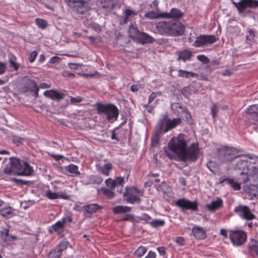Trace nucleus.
Returning a JSON list of instances; mask_svg holds the SVG:
<instances>
[{"label":"nucleus","instance_id":"obj_1","mask_svg":"<svg viewBox=\"0 0 258 258\" xmlns=\"http://www.w3.org/2000/svg\"><path fill=\"white\" fill-rule=\"evenodd\" d=\"M168 146L169 150L180 161H195L199 157L198 144L193 143L187 148L184 136L182 134L172 138L169 142Z\"/></svg>","mask_w":258,"mask_h":258},{"label":"nucleus","instance_id":"obj_2","mask_svg":"<svg viewBox=\"0 0 258 258\" xmlns=\"http://www.w3.org/2000/svg\"><path fill=\"white\" fill-rule=\"evenodd\" d=\"M158 33L162 35L178 36L183 34L185 26L176 21H161L156 24Z\"/></svg>","mask_w":258,"mask_h":258},{"label":"nucleus","instance_id":"obj_3","mask_svg":"<svg viewBox=\"0 0 258 258\" xmlns=\"http://www.w3.org/2000/svg\"><path fill=\"white\" fill-rule=\"evenodd\" d=\"M4 172L7 174L30 176L33 172V170L27 162L12 157L9 158V163L7 164Z\"/></svg>","mask_w":258,"mask_h":258},{"label":"nucleus","instance_id":"obj_4","mask_svg":"<svg viewBox=\"0 0 258 258\" xmlns=\"http://www.w3.org/2000/svg\"><path fill=\"white\" fill-rule=\"evenodd\" d=\"M96 106L97 113L100 115H104L108 121L117 119L119 112L117 108L114 105L97 103Z\"/></svg>","mask_w":258,"mask_h":258},{"label":"nucleus","instance_id":"obj_5","mask_svg":"<svg viewBox=\"0 0 258 258\" xmlns=\"http://www.w3.org/2000/svg\"><path fill=\"white\" fill-rule=\"evenodd\" d=\"M68 6L74 12L83 15L90 9L91 0H64Z\"/></svg>","mask_w":258,"mask_h":258},{"label":"nucleus","instance_id":"obj_6","mask_svg":"<svg viewBox=\"0 0 258 258\" xmlns=\"http://www.w3.org/2000/svg\"><path fill=\"white\" fill-rule=\"evenodd\" d=\"M236 150L228 147L218 148L216 152L218 160L222 162L226 163L231 162L237 157L236 155Z\"/></svg>","mask_w":258,"mask_h":258},{"label":"nucleus","instance_id":"obj_7","mask_svg":"<svg viewBox=\"0 0 258 258\" xmlns=\"http://www.w3.org/2000/svg\"><path fill=\"white\" fill-rule=\"evenodd\" d=\"M232 3L240 14L251 13V11L248 9H255L258 7V1L257 0H240L238 3L233 1Z\"/></svg>","mask_w":258,"mask_h":258},{"label":"nucleus","instance_id":"obj_8","mask_svg":"<svg viewBox=\"0 0 258 258\" xmlns=\"http://www.w3.org/2000/svg\"><path fill=\"white\" fill-rule=\"evenodd\" d=\"M198 200L190 201L185 199H180L177 200L175 203V205L181 209L182 211L189 210L191 211H198Z\"/></svg>","mask_w":258,"mask_h":258},{"label":"nucleus","instance_id":"obj_9","mask_svg":"<svg viewBox=\"0 0 258 258\" xmlns=\"http://www.w3.org/2000/svg\"><path fill=\"white\" fill-rule=\"evenodd\" d=\"M230 239L235 246H240L246 241V234L242 231L231 230L229 235Z\"/></svg>","mask_w":258,"mask_h":258},{"label":"nucleus","instance_id":"obj_10","mask_svg":"<svg viewBox=\"0 0 258 258\" xmlns=\"http://www.w3.org/2000/svg\"><path fill=\"white\" fill-rule=\"evenodd\" d=\"M140 190L135 187H126V191L123 194L124 197H125V201L126 202L130 204H140L141 202V199L134 195V194H138Z\"/></svg>","mask_w":258,"mask_h":258},{"label":"nucleus","instance_id":"obj_11","mask_svg":"<svg viewBox=\"0 0 258 258\" xmlns=\"http://www.w3.org/2000/svg\"><path fill=\"white\" fill-rule=\"evenodd\" d=\"M216 41L217 38L215 35H201L197 38L193 45L195 47H200L204 45L212 44Z\"/></svg>","mask_w":258,"mask_h":258},{"label":"nucleus","instance_id":"obj_12","mask_svg":"<svg viewBox=\"0 0 258 258\" xmlns=\"http://www.w3.org/2000/svg\"><path fill=\"white\" fill-rule=\"evenodd\" d=\"M243 155L236 156L237 157L235 158L236 159V161L234 166L235 170H238L240 171V175L247 173V171L250 170L249 169L250 163L246 160L240 158Z\"/></svg>","mask_w":258,"mask_h":258},{"label":"nucleus","instance_id":"obj_13","mask_svg":"<svg viewBox=\"0 0 258 258\" xmlns=\"http://www.w3.org/2000/svg\"><path fill=\"white\" fill-rule=\"evenodd\" d=\"M234 211L243 219L251 220L255 218V216L251 213L249 208L246 206H239L235 207Z\"/></svg>","mask_w":258,"mask_h":258},{"label":"nucleus","instance_id":"obj_14","mask_svg":"<svg viewBox=\"0 0 258 258\" xmlns=\"http://www.w3.org/2000/svg\"><path fill=\"white\" fill-rule=\"evenodd\" d=\"M241 177L239 178L243 183H245L248 180H253V181L258 180V168L253 167L251 170L247 171V173L243 175H240Z\"/></svg>","mask_w":258,"mask_h":258},{"label":"nucleus","instance_id":"obj_15","mask_svg":"<svg viewBox=\"0 0 258 258\" xmlns=\"http://www.w3.org/2000/svg\"><path fill=\"white\" fill-rule=\"evenodd\" d=\"M44 95L45 97L49 98L56 101H60L65 96V94L62 92H59L54 90H47L45 91L44 92Z\"/></svg>","mask_w":258,"mask_h":258},{"label":"nucleus","instance_id":"obj_16","mask_svg":"<svg viewBox=\"0 0 258 258\" xmlns=\"http://www.w3.org/2000/svg\"><path fill=\"white\" fill-rule=\"evenodd\" d=\"M138 42L141 44L152 43L155 41L151 36L147 33L143 32H141L136 40Z\"/></svg>","mask_w":258,"mask_h":258},{"label":"nucleus","instance_id":"obj_17","mask_svg":"<svg viewBox=\"0 0 258 258\" xmlns=\"http://www.w3.org/2000/svg\"><path fill=\"white\" fill-rule=\"evenodd\" d=\"M183 16V13L178 9L173 8L170 13H161L163 18H179Z\"/></svg>","mask_w":258,"mask_h":258},{"label":"nucleus","instance_id":"obj_18","mask_svg":"<svg viewBox=\"0 0 258 258\" xmlns=\"http://www.w3.org/2000/svg\"><path fill=\"white\" fill-rule=\"evenodd\" d=\"M166 115H164L163 117L160 119L156 126L155 131L158 133V134H163V133H166L168 131H165L166 128Z\"/></svg>","mask_w":258,"mask_h":258},{"label":"nucleus","instance_id":"obj_19","mask_svg":"<svg viewBox=\"0 0 258 258\" xmlns=\"http://www.w3.org/2000/svg\"><path fill=\"white\" fill-rule=\"evenodd\" d=\"M171 108L177 116H182L183 112L187 109L186 107L179 103H173L171 105Z\"/></svg>","mask_w":258,"mask_h":258},{"label":"nucleus","instance_id":"obj_20","mask_svg":"<svg viewBox=\"0 0 258 258\" xmlns=\"http://www.w3.org/2000/svg\"><path fill=\"white\" fill-rule=\"evenodd\" d=\"M222 205V200L220 198H217L216 201H213L211 203L207 204L206 207L210 212H214L221 208Z\"/></svg>","mask_w":258,"mask_h":258},{"label":"nucleus","instance_id":"obj_21","mask_svg":"<svg viewBox=\"0 0 258 258\" xmlns=\"http://www.w3.org/2000/svg\"><path fill=\"white\" fill-rule=\"evenodd\" d=\"M64 229V224L63 223V221H59L51 226L49 229V231L51 233L55 232L58 234H61L63 232Z\"/></svg>","mask_w":258,"mask_h":258},{"label":"nucleus","instance_id":"obj_22","mask_svg":"<svg viewBox=\"0 0 258 258\" xmlns=\"http://www.w3.org/2000/svg\"><path fill=\"white\" fill-rule=\"evenodd\" d=\"M166 128L165 130V131H168L174 127H175L177 125L180 124L181 122V119L180 118L178 117L177 118H174L173 119H170L167 118V116L166 117Z\"/></svg>","mask_w":258,"mask_h":258},{"label":"nucleus","instance_id":"obj_23","mask_svg":"<svg viewBox=\"0 0 258 258\" xmlns=\"http://www.w3.org/2000/svg\"><path fill=\"white\" fill-rule=\"evenodd\" d=\"M220 183H226L229 185L234 190H237L240 189V185L239 183L235 182L233 179L225 178L222 180Z\"/></svg>","mask_w":258,"mask_h":258},{"label":"nucleus","instance_id":"obj_24","mask_svg":"<svg viewBox=\"0 0 258 258\" xmlns=\"http://www.w3.org/2000/svg\"><path fill=\"white\" fill-rule=\"evenodd\" d=\"M192 233L197 239H204L206 234L203 228L199 227H194L192 230Z\"/></svg>","mask_w":258,"mask_h":258},{"label":"nucleus","instance_id":"obj_25","mask_svg":"<svg viewBox=\"0 0 258 258\" xmlns=\"http://www.w3.org/2000/svg\"><path fill=\"white\" fill-rule=\"evenodd\" d=\"M178 55V60H182L185 62L187 60H189L191 56V52L188 50H184L177 52Z\"/></svg>","mask_w":258,"mask_h":258},{"label":"nucleus","instance_id":"obj_26","mask_svg":"<svg viewBox=\"0 0 258 258\" xmlns=\"http://www.w3.org/2000/svg\"><path fill=\"white\" fill-rule=\"evenodd\" d=\"M255 183L250 184L247 187V192L249 195L256 197L258 195V180L254 181Z\"/></svg>","mask_w":258,"mask_h":258},{"label":"nucleus","instance_id":"obj_27","mask_svg":"<svg viewBox=\"0 0 258 258\" xmlns=\"http://www.w3.org/2000/svg\"><path fill=\"white\" fill-rule=\"evenodd\" d=\"M141 31L137 28L135 27L132 24L129 27L128 33L129 37L133 40H136Z\"/></svg>","mask_w":258,"mask_h":258},{"label":"nucleus","instance_id":"obj_28","mask_svg":"<svg viewBox=\"0 0 258 258\" xmlns=\"http://www.w3.org/2000/svg\"><path fill=\"white\" fill-rule=\"evenodd\" d=\"M14 213L11 207L3 208L0 210V215L7 218H10L14 216Z\"/></svg>","mask_w":258,"mask_h":258},{"label":"nucleus","instance_id":"obj_29","mask_svg":"<svg viewBox=\"0 0 258 258\" xmlns=\"http://www.w3.org/2000/svg\"><path fill=\"white\" fill-rule=\"evenodd\" d=\"M101 207L96 204H88L85 206V211L90 214L96 212L98 209H101Z\"/></svg>","mask_w":258,"mask_h":258},{"label":"nucleus","instance_id":"obj_30","mask_svg":"<svg viewBox=\"0 0 258 258\" xmlns=\"http://www.w3.org/2000/svg\"><path fill=\"white\" fill-rule=\"evenodd\" d=\"M249 250L251 254H255L258 256V240H251L249 246Z\"/></svg>","mask_w":258,"mask_h":258},{"label":"nucleus","instance_id":"obj_31","mask_svg":"<svg viewBox=\"0 0 258 258\" xmlns=\"http://www.w3.org/2000/svg\"><path fill=\"white\" fill-rule=\"evenodd\" d=\"M131 208L127 206H117L113 209V212L114 214H121L130 212Z\"/></svg>","mask_w":258,"mask_h":258},{"label":"nucleus","instance_id":"obj_32","mask_svg":"<svg viewBox=\"0 0 258 258\" xmlns=\"http://www.w3.org/2000/svg\"><path fill=\"white\" fill-rule=\"evenodd\" d=\"M178 76L180 77L189 78H194L198 77V74L191 72H188L186 71H183L182 70H180L178 71Z\"/></svg>","mask_w":258,"mask_h":258},{"label":"nucleus","instance_id":"obj_33","mask_svg":"<svg viewBox=\"0 0 258 258\" xmlns=\"http://www.w3.org/2000/svg\"><path fill=\"white\" fill-rule=\"evenodd\" d=\"M112 169V165L110 163L105 164L99 168V171L105 175H109V171Z\"/></svg>","mask_w":258,"mask_h":258},{"label":"nucleus","instance_id":"obj_34","mask_svg":"<svg viewBox=\"0 0 258 258\" xmlns=\"http://www.w3.org/2000/svg\"><path fill=\"white\" fill-rule=\"evenodd\" d=\"M9 231L8 228L0 230V239L4 243H7L8 241H11L10 239H8Z\"/></svg>","mask_w":258,"mask_h":258},{"label":"nucleus","instance_id":"obj_35","mask_svg":"<svg viewBox=\"0 0 258 258\" xmlns=\"http://www.w3.org/2000/svg\"><path fill=\"white\" fill-rule=\"evenodd\" d=\"M65 169L67 171L69 172L71 174L74 175L80 174V172L79 171L78 166L74 164H72L68 166H66Z\"/></svg>","mask_w":258,"mask_h":258},{"label":"nucleus","instance_id":"obj_36","mask_svg":"<svg viewBox=\"0 0 258 258\" xmlns=\"http://www.w3.org/2000/svg\"><path fill=\"white\" fill-rule=\"evenodd\" d=\"M145 17L149 19H154L158 18H162L161 13L158 14L157 12L151 11L145 14Z\"/></svg>","mask_w":258,"mask_h":258},{"label":"nucleus","instance_id":"obj_37","mask_svg":"<svg viewBox=\"0 0 258 258\" xmlns=\"http://www.w3.org/2000/svg\"><path fill=\"white\" fill-rule=\"evenodd\" d=\"M36 25L40 29H44L46 28L48 25L47 22L44 19L37 18L35 20Z\"/></svg>","mask_w":258,"mask_h":258},{"label":"nucleus","instance_id":"obj_38","mask_svg":"<svg viewBox=\"0 0 258 258\" xmlns=\"http://www.w3.org/2000/svg\"><path fill=\"white\" fill-rule=\"evenodd\" d=\"M137 14V12L129 9H127L125 11V18L124 19V23H126L127 22L128 18L131 16H136Z\"/></svg>","mask_w":258,"mask_h":258},{"label":"nucleus","instance_id":"obj_39","mask_svg":"<svg viewBox=\"0 0 258 258\" xmlns=\"http://www.w3.org/2000/svg\"><path fill=\"white\" fill-rule=\"evenodd\" d=\"M150 224L153 227H162L164 225L165 221L163 220L155 219L150 223Z\"/></svg>","mask_w":258,"mask_h":258},{"label":"nucleus","instance_id":"obj_40","mask_svg":"<svg viewBox=\"0 0 258 258\" xmlns=\"http://www.w3.org/2000/svg\"><path fill=\"white\" fill-rule=\"evenodd\" d=\"M147 249L146 247L141 246L135 251V255L138 257H142L147 251Z\"/></svg>","mask_w":258,"mask_h":258},{"label":"nucleus","instance_id":"obj_41","mask_svg":"<svg viewBox=\"0 0 258 258\" xmlns=\"http://www.w3.org/2000/svg\"><path fill=\"white\" fill-rule=\"evenodd\" d=\"M246 112L251 115H254L257 113H258V105H252L249 107L248 108H247Z\"/></svg>","mask_w":258,"mask_h":258},{"label":"nucleus","instance_id":"obj_42","mask_svg":"<svg viewBox=\"0 0 258 258\" xmlns=\"http://www.w3.org/2000/svg\"><path fill=\"white\" fill-rule=\"evenodd\" d=\"M102 7L106 8H112L113 7V2L112 0H101Z\"/></svg>","mask_w":258,"mask_h":258},{"label":"nucleus","instance_id":"obj_43","mask_svg":"<svg viewBox=\"0 0 258 258\" xmlns=\"http://www.w3.org/2000/svg\"><path fill=\"white\" fill-rule=\"evenodd\" d=\"M46 196L49 199L54 200L58 199L59 197H62L56 193L53 192L50 190H47L45 192Z\"/></svg>","mask_w":258,"mask_h":258},{"label":"nucleus","instance_id":"obj_44","mask_svg":"<svg viewBox=\"0 0 258 258\" xmlns=\"http://www.w3.org/2000/svg\"><path fill=\"white\" fill-rule=\"evenodd\" d=\"M103 181L101 176L98 175H93L90 177V181L92 183L100 184Z\"/></svg>","mask_w":258,"mask_h":258},{"label":"nucleus","instance_id":"obj_45","mask_svg":"<svg viewBox=\"0 0 258 258\" xmlns=\"http://www.w3.org/2000/svg\"><path fill=\"white\" fill-rule=\"evenodd\" d=\"M61 254L57 249L51 250L48 254V258H59Z\"/></svg>","mask_w":258,"mask_h":258},{"label":"nucleus","instance_id":"obj_46","mask_svg":"<svg viewBox=\"0 0 258 258\" xmlns=\"http://www.w3.org/2000/svg\"><path fill=\"white\" fill-rule=\"evenodd\" d=\"M28 88L31 91H39V88L35 81L31 80L28 82Z\"/></svg>","mask_w":258,"mask_h":258},{"label":"nucleus","instance_id":"obj_47","mask_svg":"<svg viewBox=\"0 0 258 258\" xmlns=\"http://www.w3.org/2000/svg\"><path fill=\"white\" fill-rule=\"evenodd\" d=\"M112 190L111 188H107L102 189L103 194L109 199L113 198L114 196V192Z\"/></svg>","mask_w":258,"mask_h":258},{"label":"nucleus","instance_id":"obj_48","mask_svg":"<svg viewBox=\"0 0 258 258\" xmlns=\"http://www.w3.org/2000/svg\"><path fill=\"white\" fill-rule=\"evenodd\" d=\"M162 134H158L157 132L155 131L154 135L152 137V144L153 145H156L158 144L159 140Z\"/></svg>","mask_w":258,"mask_h":258},{"label":"nucleus","instance_id":"obj_49","mask_svg":"<svg viewBox=\"0 0 258 258\" xmlns=\"http://www.w3.org/2000/svg\"><path fill=\"white\" fill-rule=\"evenodd\" d=\"M184 115L185 121L189 124H192L193 123V119L191 115L189 112L186 109L183 113Z\"/></svg>","mask_w":258,"mask_h":258},{"label":"nucleus","instance_id":"obj_50","mask_svg":"<svg viewBox=\"0 0 258 258\" xmlns=\"http://www.w3.org/2000/svg\"><path fill=\"white\" fill-rule=\"evenodd\" d=\"M106 185L111 189H114L116 186L115 180H112L111 178H108L105 180Z\"/></svg>","mask_w":258,"mask_h":258},{"label":"nucleus","instance_id":"obj_51","mask_svg":"<svg viewBox=\"0 0 258 258\" xmlns=\"http://www.w3.org/2000/svg\"><path fill=\"white\" fill-rule=\"evenodd\" d=\"M11 180L15 182L18 185H22L25 184L28 185L31 182L28 180H24L22 179H19L16 178H13L11 179Z\"/></svg>","mask_w":258,"mask_h":258},{"label":"nucleus","instance_id":"obj_52","mask_svg":"<svg viewBox=\"0 0 258 258\" xmlns=\"http://www.w3.org/2000/svg\"><path fill=\"white\" fill-rule=\"evenodd\" d=\"M219 107L217 104L213 103L212 105L211 110V113L212 115V117L213 118H215L217 115V112L218 111Z\"/></svg>","mask_w":258,"mask_h":258},{"label":"nucleus","instance_id":"obj_53","mask_svg":"<svg viewBox=\"0 0 258 258\" xmlns=\"http://www.w3.org/2000/svg\"><path fill=\"white\" fill-rule=\"evenodd\" d=\"M124 181V178L122 177H118L115 178V182L116 184V187L118 188L121 187V188H123V183Z\"/></svg>","mask_w":258,"mask_h":258},{"label":"nucleus","instance_id":"obj_54","mask_svg":"<svg viewBox=\"0 0 258 258\" xmlns=\"http://www.w3.org/2000/svg\"><path fill=\"white\" fill-rule=\"evenodd\" d=\"M9 62L11 63V66L14 68L15 71H17L19 68V64L16 62V58L15 57L10 58Z\"/></svg>","mask_w":258,"mask_h":258},{"label":"nucleus","instance_id":"obj_55","mask_svg":"<svg viewBox=\"0 0 258 258\" xmlns=\"http://www.w3.org/2000/svg\"><path fill=\"white\" fill-rule=\"evenodd\" d=\"M207 166L211 171L214 172L216 169V163L215 162L209 161L207 163Z\"/></svg>","mask_w":258,"mask_h":258},{"label":"nucleus","instance_id":"obj_56","mask_svg":"<svg viewBox=\"0 0 258 258\" xmlns=\"http://www.w3.org/2000/svg\"><path fill=\"white\" fill-rule=\"evenodd\" d=\"M248 33V34L246 35V39L249 41H252L255 36L254 31L253 29H249Z\"/></svg>","mask_w":258,"mask_h":258},{"label":"nucleus","instance_id":"obj_57","mask_svg":"<svg viewBox=\"0 0 258 258\" xmlns=\"http://www.w3.org/2000/svg\"><path fill=\"white\" fill-rule=\"evenodd\" d=\"M67 248V243L66 242L60 243L58 247L55 248L61 254L62 252Z\"/></svg>","mask_w":258,"mask_h":258},{"label":"nucleus","instance_id":"obj_58","mask_svg":"<svg viewBox=\"0 0 258 258\" xmlns=\"http://www.w3.org/2000/svg\"><path fill=\"white\" fill-rule=\"evenodd\" d=\"M13 141L14 143L17 144L18 146L22 143L23 141H24V139L18 136H13Z\"/></svg>","mask_w":258,"mask_h":258},{"label":"nucleus","instance_id":"obj_59","mask_svg":"<svg viewBox=\"0 0 258 258\" xmlns=\"http://www.w3.org/2000/svg\"><path fill=\"white\" fill-rule=\"evenodd\" d=\"M37 55V53L36 51H33L32 52H31L29 55V60L30 62H33L36 56Z\"/></svg>","mask_w":258,"mask_h":258},{"label":"nucleus","instance_id":"obj_60","mask_svg":"<svg viewBox=\"0 0 258 258\" xmlns=\"http://www.w3.org/2000/svg\"><path fill=\"white\" fill-rule=\"evenodd\" d=\"M197 59L201 61V62H203V63H207L209 61V59L207 57L204 55H199L197 56Z\"/></svg>","mask_w":258,"mask_h":258},{"label":"nucleus","instance_id":"obj_61","mask_svg":"<svg viewBox=\"0 0 258 258\" xmlns=\"http://www.w3.org/2000/svg\"><path fill=\"white\" fill-rule=\"evenodd\" d=\"M6 70V63L3 61H0V74H3Z\"/></svg>","mask_w":258,"mask_h":258},{"label":"nucleus","instance_id":"obj_62","mask_svg":"<svg viewBox=\"0 0 258 258\" xmlns=\"http://www.w3.org/2000/svg\"><path fill=\"white\" fill-rule=\"evenodd\" d=\"M61 60V58L58 56H53L52 57L50 60H49V62L51 63H58L60 62V61Z\"/></svg>","mask_w":258,"mask_h":258},{"label":"nucleus","instance_id":"obj_63","mask_svg":"<svg viewBox=\"0 0 258 258\" xmlns=\"http://www.w3.org/2000/svg\"><path fill=\"white\" fill-rule=\"evenodd\" d=\"M82 100V98L78 97H71V102L72 103H79L81 102Z\"/></svg>","mask_w":258,"mask_h":258},{"label":"nucleus","instance_id":"obj_64","mask_svg":"<svg viewBox=\"0 0 258 258\" xmlns=\"http://www.w3.org/2000/svg\"><path fill=\"white\" fill-rule=\"evenodd\" d=\"M156 256V254L154 252L150 251L148 252V255L145 258H155Z\"/></svg>","mask_w":258,"mask_h":258}]
</instances>
